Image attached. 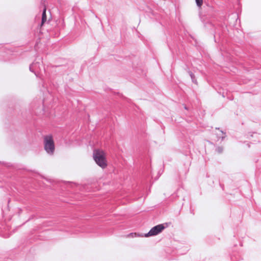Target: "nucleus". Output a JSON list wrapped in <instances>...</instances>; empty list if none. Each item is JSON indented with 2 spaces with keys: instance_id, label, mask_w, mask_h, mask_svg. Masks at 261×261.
I'll list each match as a JSON object with an SVG mask.
<instances>
[{
  "instance_id": "1",
  "label": "nucleus",
  "mask_w": 261,
  "mask_h": 261,
  "mask_svg": "<svg viewBox=\"0 0 261 261\" xmlns=\"http://www.w3.org/2000/svg\"><path fill=\"white\" fill-rule=\"evenodd\" d=\"M93 158L96 164L101 168L105 169L108 165L106 152L101 149H96L93 151Z\"/></svg>"
},
{
  "instance_id": "3",
  "label": "nucleus",
  "mask_w": 261,
  "mask_h": 261,
  "mask_svg": "<svg viewBox=\"0 0 261 261\" xmlns=\"http://www.w3.org/2000/svg\"><path fill=\"white\" fill-rule=\"evenodd\" d=\"M165 227L163 224H160L152 227L150 230L147 233L144 234L145 237H149L154 236L158 234L161 232Z\"/></svg>"
},
{
  "instance_id": "2",
  "label": "nucleus",
  "mask_w": 261,
  "mask_h": 261,
  "mask_svg": "<svg viewBox=\"0 0 261 261\" xmlns=\"http://www.w3.org/2000/svg\"><path fill=\"white\" fill-rule=\"evenodd\" d=\"M44 148L46 153L53 155L55 150V144L54 137L51 135L44 136L43 139Z\"/></svg>"
},
{
  "instance_id": "4",
  "label": "nucleus",
  "mask_w": 261,
  "mask_h": 261,
  "mask_svg": "<svg viewBox=\"0 0 261 261\" xmlns=\"http://www.w3.org/2000/svg\"><path fill=\"white\" fill-rule=\"evenodd\" d=\"M46 21V8H45L43 10V13H42L41 25L42 26Z\"/></svg>"
},
{
  "instance_id": "5",
  "label": "nucleus",
  "mask_w": 261,
  "mask_h": 261,
  "mask_svg": "<svg viewBox=\"0 0 261 261\" xmlns=\"http://www.w3.org/2000/svg\"><path fill=\"white\" fill-rule=\"evenodd\" d=\"M197 6L200 8L203 5V0H195Z\"/></svg>"
}]
</instances>
